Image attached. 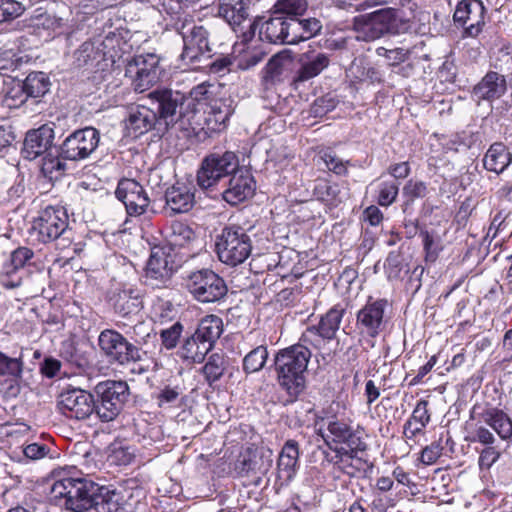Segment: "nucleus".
Segmentation results:
<instances>
[{
    "label": "nucleus",
    "mask_w": 512,
    "mask_h": 512,
    "mask_svg": "<svg viewBox=\"0 0 512 512\" xmlns=\"http://www.w3.org/2000/svg\"><path fill=\"white\" fill-rule=\"evenodd\" d=\"M501 451L497 445H489L479 451L478 466L480 470H489L500 458Z\"/></svg>",
    "instance_id": "64"
},
{
    "label": "nucleus",
    "mask_w": 512,
    "mask_h": 512,
    "mask_svg": "<svg viewBox=\"0 0 512 512\" xmlns=\"http://www.w3.org/2000/svg\"><path fill=\"white\" fill-rule=\"evenodd\" d=\"M22 83L28 98L43 97L51 86L49 76L40 71L29 73Z\"/></svg>",
    "instance_id": "44"
},
{
    "label": "nucleus",
    "mask_w": 512,
    "mask_h": 512,
    "mask_svg": "<svg viewBox=\"0 0 512 512\" xmlns=\"http://www.w3.org/2000/svg\"><path fill=\"white\" fill-rule=\"evenodd\" d=\"M338 100L330 94L320 96L314 100L310 107V115L323 117L336 108Z\"/></svg>",
    "instance_id": "57"
},
{
    "label": "nucleus",
    "mask_w": 512,
    "mask_h": 512,
    "mask_svg": "<svg viewBox=\"0 0 512 512\" xmlns=\"http://www.w3.org/2000/svg\"><path fill=\"white\" fill-rule=\"evenodd\" d=\"M92 509L96 512H133L132 504L124 499L121 492L100 485Z\"/></svg>",
    "instance_id": "32"
},
{
    "label": "nucleus",
    "mask_w": 512,
    "mask_h": 512,
    "mask_svg": "<svg viewBox=\"0 0 512 512\" xmlns=\"http://www.w3.org/2000/svg\"><path fill=\"white\" fill-rule=\"evenodd\" d=\"M182 395L183 388L179 385H166L156 396L157 404L160 408L178 406L177 402L181 399Z\"/></svg>",
    "instance_id": "54"
},
{
    "label": "nucleus",
    "mask_w": 512,
    "mask_h": 512,
    "mask_svg": "<svg viewBox=\"0 0 512 512\" xmlns=\"http://www.w3.org/2000/svg\"><path fill=\"white\" fill-rule=\"evenodd\" d=\"M175 27L183 40L182 59L195 63L205 54L210 57L209 32L204 26L197 25L192 17L185 16L177 20Z\"/></svg>",
    "instance_id": "10"
},
{
    "label": "nucleus",
    "mask_w": 512,
    "mask_h": 512,
    "mask_svg": "<svg viewBox=\"0 0 512 512\" xmlns=\"http://www.w3.org/2000/svg\"><path fill=\"white\" fill-rule=\"evenodd\" d=\"M173 249L189 248L197 240L195 231L185 222L173 221L166 236Z\"/></svg>",
    "instance_id": "38"
},
{
    "label": "nucleus",
    "mask_w": 512,
    "mask_h": 512,
    "mask_svg": "<svg viewBox=\"0 0 512 512\" xmlns=\"http://www.w3.org/2000/svg\"><path fill=\"white\" fill-rule=\"evenodd\" d=\"M100 142V132L88 126L70 133L60 145V155L69 161H82L95 152Z\"/></svg>",
    "instance_id": "17"
},
{
    "label": "nucleus",
    "mask_w": 512,
    "mask_h": 512,
    "mask_svg": "<svg viewBox=\"0 0 512 512\" xmlns=\"http://www.w3.org/2000/svg\"><path fill=\"white\" fill-rule=\"evenodd\" d=\"M373 187V201L378 206L388 208L393 205L398 198L400 183L392 179H376L371 183Z\"/></svg>",
    "instance_id": "37"
},
{
    "label": "nucleus",
    "mask_w": 512,
    "mask_h": 512,
    "mask_svg": "<svg viewBox=\"0 0 512 512\" xmlns=\"http://www.w3.org/2000/svg\"><path fill=\"white\" fill-rule=\"evenodd\" d=\"M312 352L301 345H291L279 350L274 359L277 380L281 388L294 402L305 389V372Z\"/></svg>",
    "instance_id": "2"
},
{
    "label": "nucleus",
    "mask_w": 512,
    "mask_h": 512,
    "mask_svg": "<svg viewBox=\"0 0 512 512\" xmlns=\"http://www.w3.org/2000/svg\"><path fill=\"white\" fill-rule=\"evenodd\" d=\"M150 98L158 104V120L164 119L170 122H180L179 114L184 96L173 93L170 89H156L149 94Z\"/></svg>",
    "instance_id": "28"
},
{
    "label": "nucleus",
    "mask_w": 512,
    "mask_h": 512,
    "mask_svg": "<svg viewBox=\"0 0 512 512\" xmlns=\"http://www.w3.org/2000/svg\"><path fill=\"white\" fill-rule=\"evenodd\" d=\"M291 61L290 57L282 53L274 55L265 65L262 79L265 84H274L280 81L285 66Z\"/></svg>",
    "instance_id": "48"
},
{
    "label": "nucleus",
    "mask_w": 512,
    "mask_h": 512,
    "mask_svg": "<svg viewBox=\"0 0 512 512\" xmlns=\"http://www.w3.org/2000/svg\"><path fill=\"white\" fill-rule=\"evenodd\" d=\"M376 53L378 56L386 58L388 65L390 66H398L401 63L408 60L411 52L408 49H404L401 47L394 49H387L385 47H378L376 49Z\"/></svg>",
    "instance_id": "59"
},
{
    "label": "nucleus",
    "mask_w": 512,
    "mask_h": 512,
    "mask_svg": "<svg viewBox=\"0 0 512 512\" xmlns=\"http://www.w3.org/2000/svg\"><path fill=\"white\" fill-rule=\"evenodd\" d=\"M316 426L317 434L334 452V455H325L333 472L338 473L334 479H338L340 474L362 479L371 476L375 465L365 454L369 447L365 427L360 424L353 425L352 420L337 415L318 417Z\"/></svg>",
    "instance_id": "1"
},
{
    "label": "nucleus",
    "mask_w": 512,
    "mask_h": 512,
    "mask_svg": "<svg viewBox=\"0 0 512 512\" xmlns=\"http://www.w3.org/2000/svg\"><path fill=\"white\" fill-rule=\"evenodd\" d=\"M222 332V319L219 316L211 314L205 316L199 321L194 334H196L197 338L200 337L202 341L208 343V345L213 348L216 341L220 338Z\"/></svg>",
    "instance_id": "39"
},
{
    "label": "nucleus",
    "mask_w": 512,
    "mask_h": 512,
    "mask_svg": "<svg viewBox=\"0 0 512 512\" xmlns=\"http://www.w3.org/2000/svg\"><path fill=\"white\" fill-rule=\"evenodd\" d=\"M299 463V444L289 439L283 445L277 460V481L287 485L296 475Z\"/></svg>",
    "instance_id": "27"
},
{
    "label": "nucleus",
    "mask_w": 512,
    "mask_h": 512,
    "mask_svg": "<svg viewBox=\"0 0 512 512\" xmlns=\"http://www.w3.org/2000/svg\"><path fill=\"white\" fill-rule=\"evenodd\" d=\"M182 332L183 325L179 321L169 328L161 330L160 338L162 345L168 350L174 349L179 342Z\"/></svg>",
    "instance_id": "61"
},
{
    "label": "nucleus",
    "mask_w": 512,
    "mask_h": 512,
    "mask_svg": "<svg viewBox=\"0 0 512 512\" xmlns=\"http://www.w3.org/2000/svg\"><path fill=\"white\" fill-rule=\"evenodd\" d=\"M300 68L297 70L293 83L305 82L318 76L330 64L327 54L310 49L300 55Z\"/></svg>",
    "instance_id": "31"
},
{
    "label": "nucleus",
    "mask_w": 512,
    "mask_h": 512,
    "mask_svg": "<svg viewBox=\"0 0 512 512\" xmlns=\"http://www.w3.org/2000/svg\"><path fill=\"white\" fill-rule=\"evenodd\" d=\"M158 122L157 113L144 105H135L128 108L123 120V134L125 137L137 139L155 128Z\"/></svg>",
    "instance_id": "22"
},
{
    "label": "nucleus",
    "mask_w": 512,
    "mask_h": 512,
    "mask_svg": "<svg viewBox=\"0 0 512 512\" xmlns=\"http://www.w3.org/2000/svg\"><path fill=\"white\" fill-rule=\"evenodd\" d=\"M218 259L231 267L244 263L252 252V240L247 230L238 224L225 225L215 241Z\"/></svg>",
    "instance_id": "5"
},
{
    "label": "nucleus",
    "mask_w": 512,
    "mask_h": 512,
    "mask_svg": "<svg viewBox=\"0 0 512 512\" xmlns=\"http://www.w3.org/2000/svg\"><path fill=\"white\" fill-rule=\"evenodd\" d=\"M173 267L164 252H153L145 268L146 283L152 287H164L171 280Z\"/></svg>",
    "instance_id": "30"
},
{
    "label": "nucleus",
    "mask_w": 512,
    "mask_h": 512,
    "mask_svg": "<svg viewBox=\"0 0 512 512\" xmlns=\"http://www.w3.org/2000/svg\"><path fill=\"white\" fill-rule=\"evenodd\" d=\"M486 8L481 0H461L454 11V22L463 27V36L476 38L485 26Z\"/></svg>",
    "instance_id": "20"
},
{
    "label": "nucleus",
    "mask_w": 512,
    "mask_h": 512,
    "mask_svg": "<svg viewBox=\"0 0 512 512\" xmlns=\"http://www.w3.org/2000/svg\"><path fill=\"white\" fill-rule=\"evenodd\" d=\"M213 86L208 83H201L193 87L188 97H184L181 103L179 118L183 128L196 130L201 125L202 113L216 100L210 90Z\"/></svg>",
    "instance_id": "14"
},
{
    "label": "nucleus",
    "mask_w": 512,
    "mask_h": 512,
    "mask_svg": "<svg viewBox=\"0 0 512 512\" xmlns=\"http://www.w3.org/2000/svg\"><path fill=\"white\" fill-rule=\"evenodd\" d=\"M127 382L106 380L95 386V414L102 422L113 421L122 411L130 391Z\"/></svg>",
    "instance_id": "6"
},
{
    "label": "nucleus",
    "mask_w": 512,
    "mask_h": 512,
    "mask_svg": "<svg viewBox=\"0 0 512 512\" xmlns=\"http://www.w3.org/2000/svg\"><path fill=\"white\" fill-rule=\"evenodd\" d=\"M227 365L228 360L223 352H215L208 357L202 367V373L209 386H213L214 383L222 378L227 369Z\"/></svg>",
    "instance_id": "43"
},
{
    "label": "nucleus",
    "mask_w": 512,
    "mask_h": 512,
    "mask_svg": "<svg viewBox=\"0 0 512 512\" xmlns=\"http://www.w3.org/2000/svg\"><path fill=\"white\" fill-rule=\"evenodd\" d=\"M150 313L155 322L163 324L173 320L177 311L170 300L156 297L152 302Z\"/></svg>",
    "instance_id": "50"
},
{
    "label": "nucleus",
    "mask_w": 512,
    "mask_h": 512,
    "mask_svg": "<svg viewBox=\"0 0 512 512\" xmlns=\"http://www.w3.org/2000/svg\"><path fill=\"white\" fill-rule=\"evenodd\" d=\"M114 194L116 199L124 205L128 217L138 218L152 210L147 190L136 179L121 178Z\"/></svg>",
    "instance_id": "15"
},
{
    "label": "nucleus",
    "mask_w": 512,
    "mask_h": 512,
    "mask_svg": "<svg viewBox=\"0 0 512 512\" xmlns=\"http://www.w3.org/2000/svg\"><path fill=\"white\" fill-rule=\"evenodd\" d=\"M254 189L253 177L238 169L231 175L227 186L222 191V196L227 203L237 205L252 196Z\"/></svg>",
    "instance_id": "26"
},
{
    "label": "nucleus",
    "mask_w": 512,
    "mask_h": 512,
    "mask_svg": "<svg viewBox=\"0 0 512 512\" xmlns=\"http://www.w3.org/2000/svg\"><path fill=\"white\" fill-rule=\"evenodd\" d=\"M54 140V130L48 125H42L26 133L21 154L25 159L34 160L47 153Z\"/></svg>",
    "instance_id": "25"
},
{
    "label": "nucleus",
    "mask_w": 512,
    "mask_h": 512,
    "mask_svg": "<svg viewBox=\"0 0 512 512\" xmlns=\"http://www.w3.org/2000/svg\"><path fill=\"white\" fill-rule=\"evenodd\" d=\"M303 15L286 16V40L285 44H298L303 41L300 17Z\"/></svg>",
    "instance_id": "60"
},
{
    "label": "nucleus",
    "mask_w": 512,
    "mask_h": 512,
    "mask_svg": "<svg viewBox=\"0 0 512 512\" xmlns=\"http://www.w3.org/2000/svg\"><path fill=\"white\" fill-rule=\"evenodd\" d=\"M308 8V0H276L272 9L274 13L285 16L304 15Z\"/></svg>",
    "instance_id": "52"
},
{
    "label": "nucleus",
    "mask_w": 512,
    "mask_h": 512,
    "mask_svg": "<svg viewBox=\"0 0 512 512\" xmlns=\"http://www.w3.org/2000/svg\"><path fill=\"white\" fill-rule=\"evenodd\" d=\"M35 253L26 246H20L10 253L0 270V284L6 289L20 287L34 266Z\"/></svg>",
    "instance_id": "16"
},
{
    "label": "nucleus",
    "mask_w": 512,
    "mask_h": 512,
    "mask_svg": "<svg viewBox=\"0 0 512 512\" xmlns=\"http://www.w3.org/2000/svg\"><path fill=\"white\" fill-rule=\"evenodd\" d=\"M107 303L117 316L125 319L137 316L144 306L141 291L132 285H121L109 290Z\"/></svg>",
    "instance_id": "19"
},
{
    "label": "nucleus",
    "mask_w": 512,
    "mask_h": 512,
    "mask_svg": "<svg viewBox=\"0 0 512 512\" xmlns=\"http://www.w3.org/2000/svg\"><path fill=\"white\" fill-rule=\"evenodd\" d=\"M339 193L338 185L332 184L326 179H319L313 189L314 196L322 203L330 206L338 205L340 202Z\"/></svg>",
    "instance_id": "49"
},
{
    "label": "nucleus",
    "mask_w": 512,
    "mask_h": 512,
    "mask_svg": "<svg viewBox=\"0 0 512 512\" xmlns=\"http://www.w3.org/2000/svg\"><path fill=\"white\" fill-rule=\"evenodd\" d=\"M69 215L65 206L47 205L40 209L33 219L32 230L41 243H50L58 239L65 241L68 237Z\"/></svg>",
    "instance_id": "7"
},
{
    "label": "nucleus",
    "mask_w": 512,
    "mask_h": 512,
    "mask_svg": "<svg viewBox=\"0 0 512 512\" xmlns=\"http://www.w3.org/2000/svg\"><path fill=\"white\" fill-rule=\"evenodd\" d=\"M238 169L239 160L234 152L212 153L202 161L197 172V184L204 190L211 189L223 178L231 176Z\"/></svg>",
    "instance_id": "11"
},
{
    "label": "nucleus",
    "mask_w": 512,
    "mask_h": 512,
    "mask_svg": "<svg viewBox=\"0 0 512 512\" xmlns=\"http://www.w3.org/2000/svg\"><path fill=\"white\" fill-rule=\"evenodd\" d=\"M235 471L240 477L254 476L257 479H260V474H262L260 467H258L256 455L252 456L251 454L240 457L237 460Z\"/></svg>",
    "instance_id": "55"
},
{
    "label": "nucleus",
    "mask_w": 512,
    "mask_h": 512,
    "mask_svg": "<svg viewBox=\"0 0 512 512\" xmlns=\"http://www.w3.org/2000/svg\"><path fill=\"white\" fill-rule=\"evenodd\" d=\"M78 60L83 61L85 64L89 62L99 64L101 61H105L101 58V51L98 50L97 41L84 42L78 50Z\"/></svg>",
    "instance_id": "62"
},
{
    "label": "nucleus",
    "mask_w": 512,
    "mask_h": 512,
    "mask_svg": "<svg viewBox=\"0 0 512 512\" xmlns=\"http://www.w3.org/2000/svg\"><path fill=\"white\" fill-rule=\"evenodd\" d=\"M251 0H218V15L245 41L255 36L259 20L249 19Z\"/></svg>",
    "instance_id": "13"
},
{
    "label": "nucleus",
    "mask_w": 512,
    "mask_h": 512,
    "mask_svg": "<svg viewBox=\"0 0 512 512\" xmlns=\"http://www.w3.org/2000/svg\"><path fill=\"white\" fill-rule=\"evenodd\" d=\"M387 307V299L368 297L365 305L356 313V328L360 336L365 339L374 340L385 331L387 325L385 312Z\"/></svg>",
    "instance_id": "12"
},
{
    "label": "nucleus",
    "mask_w": 512,
    "mask_h": 512,
    "mask_svg": "<svg viewBox=\"0 0 512 512\" xmlns=\"http://www.w3.org/2000/svg\"><path fill=\"white\" fill-rule=\"evenodd\" d=\"M23 365L21 358H12L0 351V376L8 375L15 379L21 378Z\"/></svg>",
    "instance_id": "56"
},
{
    "label": "nucleus",
    "mask_w": 512,
    "mask_h": 512,
    "mask_svg": "<svg viewBox=\"0 0 512 512\" xmlns=\"http://www.w3.org/2000/svg\"><path fill=\"white\" fill-rule=\"evenodd\" d=\"M354 28L362 34L361 38L364 41H373L385 34H398V9L388 7L358 15L354 18Z\"/></svg>",
    "instance_id": "8"
},
{
    "label": "nucleus",
    "mask_w": 512,
    "mask_h": 512,
    "mask_svg": "<svg viewBox=\"0 0 512 512\" xmlns=\"http://www.w3.org/2000/svg\"><path fill=\"white\" fill-rule=\"evenodd\" d=\"M507 91V81L504 75L496 71H488L472 88L471 98L477 104L493 102L500 99Z\"/></svg>",
    "instance_id": "24"
},
{
    "label": "nucleus",
    "mask_w": 512,
    "mask_h": 512,
    "mask_svg": "<svg viewBox=\"0 0 512 512\" xmlns=\"http://www.w3.org/2000/svg\"><path fill=\"white\" fill-rule=\"evenodd\" d=\"M66 160L60 155V149L57 155L47 152L42 158L41 172L50 181L58 180L65 175L67 169Z\"/></svg>",
    "instance_id": "46"
},
{
    "label": "nucleus",
    "mask_w": 512,
    "mask_h": 512,
    "mask_svg": "<svg viewBox=\"0 0 512 512\" xmlns=\"http://www.w3.org/2000/svg\"><path fill=\"white\" fill-rule=\"evenodd\" d=\"M57 407L66 418L85 420L95 413V399L91 393L83 389H66L60 393Z\"/></svg>",
    "instance_id": "18"
},
{
    "label": "nucleus",
    "mask_w": 512,
    "mask_h": 512,
    "mask_svg": "<svg viewBox=\"0 0 512 512\" xmlns=\"http://www.w3.org/2000/svg\"><path fill=\"white\" fill-rule=\"evenodd\" d=\"M479 416L480 420L491 427L502 440L512 437V419L502 409L488 407Z\"/></svg>",
    "instance_id": "35"
},
{
    "label": "nucleus",
    "mask_w": 512,
    "mask_h": 512,
    "mask_svg": "<svg viewBox=\"0 0 512 512\" xmlns=\"http://www.w3.org/2000/svg\"><path fill=\"white\" fill-rule=\"evenodd\" d=\"M345 313V307L337 303L320 316L319 322L315 325L317 327L316 330L320 332L327 342L332 341L336 337Z\"/></svg>",
    "instance_id": "36"
},
{
    "label": "nucleus",
    "mask_w": 512,
    "mask_h": 512,
    "mask_svg": "<svg viewBox=\"0 0 512 512\" xmlns=\"http://www.w3.org/2000/svg\"><path fill=\"white\" fill-rule=\"evenodd\" d=\"M319 158L325 164V167L337 176H346L348 174L347 165L349 161L344 162L330 148L323 149L319 152Z\"/></svg>",
    "instance_id": "51"
},
{
    "label": "nucleus",
    "mask_w": 512,
    "mask_h": 512,
    "mask_svg": "<svg viewBox=\"0 0 512 512\" xmlns=\"http://www.w3.org/2000/svg\"><path fill=\"white\" fill-rule=\"evenodd\" d=\"M482 162L487 171L499 175L511 164L512 154L503 142H494L484 154Z\"/></svg>",
    "instance_id": "34"
},
{
    "label": "nucleus",
    "mask_w": 512,
    "mask_h": 512,
    "mask_svg": "<svg viewBox=\"0 0 512 512\" xmlns=\"http://www.w3.org/2000/svg\"><path fill=\"white\" fill-rule=\"evenodd\" d=\"M28 99L23 83L18 81L14 83L7 90L3 97V104L10 108L15 109L22 106Z\"/></svg>",
    "instance_id": "53"
},
{
    "label": "nucleus",
    "mask_w": 512,
    "mask_h": 512,
    "mask_svg": "<svg viewBox=\"0 0 512 512\" xmlns=\"http://www.w3.org/2000/svg\"><path fill=\"white\" fill-rule=\"evenodd\" d=\"M98 50L101 51V58L105 61L116 62L123 53V38L119 33L109 32L101 41H97Z\"/></svg>",
    "instance_id": "45"
},
{
    "label": "nucleus",
    "mask_w": 512,
    "mask_h": 512,
    "mask_svg": "<svg viewBox=\"0 0 512 512\" xmlns=\"http://www.w3.org/2000/svg\"><path fill=\"white\" fill-rule=\"evenodd\" d=\"M212 350V347L205 343L200 339V337H196V334H192L187 337L180 349L181 357L185 360H189L193 363H201L204 361L206 355L209 351Z\"/></svg>",
    "instance_id": "41"
},
{
    "label": "nucleus",
    "mask_w": 512,
    "mask_h": 512,
    "mask_svg": "<svg viewBox=\"0 0 512 512\" xmlns=\"http://www.w3.org/2000/svg\"><path fill=\"white\" fill-rule=\"evenodd\" d=\"M268 359L267 345L261 344L248 352L242 360V369L246 375L259 372Z\"/></svg>",
    "instance_id": "47"
},
{
    "label": "nucleus",
    "mask_w": 512,
    "mask_h": 512,
    "mask_svg": "<svg viewBox=\"0 0 512 512\" xmlns=\"http://www.w3.org/2000/svg\"><path fill=\"white\" fill-rule=\"evenodd\" d=\"M60 356L80 371H86L91 366L89 355L82 351L73 340H67L61 344Z\"/></svg>",
    "instance_id": "40"
},
{
    "label": "nucleus",
    "mask_w": 512,
    "mask_h": 512,
    "mask_svg": "<svg viewBox=\"0 0 512 512\" xmlns=\"http://www.w3.org/2000/svg\"><path fill=\"white\" fill-rule=\"evenodd\" d=\"M144 338L129 341L115 329H104L98 336V346L101 354L110 365L128 367L140 362L145 352L142 351Z\"/></svg>",
    "instance_id": "4"
},
{
    "label": "nucleus",
    "mask_w": 512,
    "mask_h": 512,
    "mask_svg": "<svg viewBox=\"0 0 512 512\" xmlns=\"http://www.w3.org/2000/svg\"><path fill=\"white\" fill-rule=\"evenodd\" d=\"M99 485L80 475L60 473L51 487L54 499L64 500L63 505L72 512H85L92 509Z\"/></svg>",
    "instance_id": "3"
},
{
    "label": "nucleus",
    "mask_w": 512,
    "mask_h": 512,
    "mask_svg": "<svg viewBox=\"0 0 512 512\" xmlns=\"http://www.w3.org/2000/svg\"><path fill=\"white\" fill-rule=\"evenodd\" d=\"M316 329L317 327L315 325L308 326L301 334L299 341L295 345H301L306 349H310V347L314 349H321L324 342H327V340H325V338H323L320 332Z\"/></svg>",
    "instance_id": "58"
},
{
    "label": "nucleus",
    "mask_w": 512,
    "mask_h": 512,
    "mask_svg": "<svg viewBox=\"0 0 512 512\" xmlns=\"http://www.w3.org/2000/svg\"><path fill=\"white\" fill-rule=\"evenodd\" d=\"M264 17H257L259 20L257 29L259 28V37L262 41L271 44H285L286 40V16L283 14L272 13L268 19L263 21Z\"/></svg>",
    "instance_id": "33"
},
{
    "label": "nucleus",
    "mask_w": 512,
    "mask_h": 512,
    "mask_svg": "<svg viewBox=\"0 0 512 512\" xmlns=\"http://www.w3.org/2000/svg\"><path fill=\"white\" fill-rule=\"evenodd\" d=\"M233 113L232 101L217 98L208 106L206 113H202V119L208 131L219 133L228 127L229 119Z\"/></svg>",
    "instance_id": "29"
},
{
    "label": "nucleus",
    "mask_w": 512,
    "mask_h": 512,
    "mask_svg": "<svg viewBox=\"0 0 512 512\" xmlns=\"http://www.w3.org/2000/svg\"><path fill=\"white\" fill-rule=\"evenodd\" d=\"M127 72L134 75L135 89L144 92L159 80V57L153 53L136 55L128 63Z\"/></svg>",
    "instance_id": "21"
},
{
    "label": "nucleus",
    "mask_w": 512,
    "mask_h": 512,
    "mask_svg": "<svg viewBox=\"0 0 512 512\" xmlns=\"http://www.w3.org/2000/svg\"><path fill=\"white\" fill-rule=\"evenodd\" d=\"M185 287L200 303H214L226 296L228 288L224 279L209 268L191 271L185 277Z\"/></svg>",
    "instance_id": "9"
},
{
    "label": "nucleus",
    "mask_w": 512,
    "mask_h": 512,
    "mask_svg": "<svg viewBox=\"0 0 512 512\" xmlns=\"http://www.w3.org/2000/svg\"><path fill=\"white\" fill-rule=\"evenodd\" d=\"M403 194L408 201L424 198L428 194V186L424 181L410 179L403 187Z\"/></svg>",
    "instance_id": "63"
},
{
    "label": "nucleus",
    "mask_w": 512,
    "mask_h": 512,
    "mask_svg": "<svg viewBox=\"0 0 512 512\" xmlns=\"http://www.w3.org/2000/svg\"><path fill=\"white\" fill-rule=\"evenodd\" d=\"M419 237L422 241L424 261L429 264L435 263L444 250L441 237L436 231L427 228L419 230Z\"/></svg>",
    "instance_id": "42"
},
{
    "label": "nucleus",
    "mask_w": 512,
    "mask_h": 512,
    "mask_svg": "<svg viewBox=\"0 0 512 512\" xmlns=\"http://www.w3.org/2000/svg\"><path fill=\"white\" fill-rule=\"evenodd\" d=\"M197 189L192 182H175L165 191V207L172 214H182L191 211L196 203Z\"/></svg>",
    "instance_id": "23"
}]
</instances>
